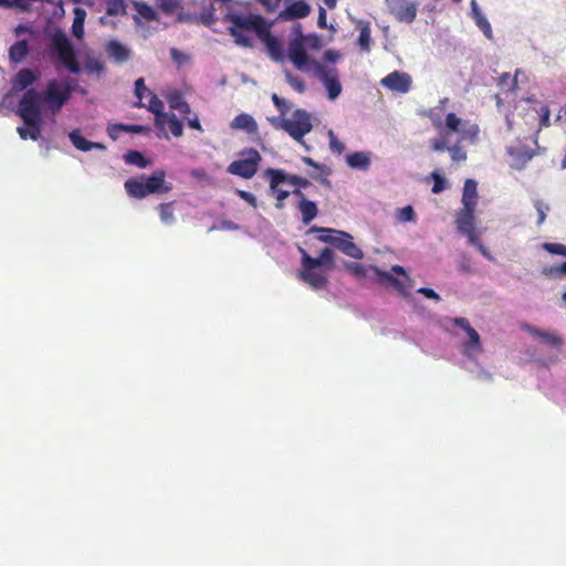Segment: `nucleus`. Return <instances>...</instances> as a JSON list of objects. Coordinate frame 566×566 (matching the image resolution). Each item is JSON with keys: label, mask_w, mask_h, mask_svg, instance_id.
I'll return each instance as SVG.
<instances>
[{"label": "nucleus", "mask_w": 566, "mask_h": 566, "mask_svg": "<svg viewBox=\"0 0 566 566\" xmlns=\"http://www.w3.org/2000/svg\"><path fill=\"white\" fill-rule=\"evenodd\" d=\"M122 128H123L122 123L109 124L106 128V132H107V135L109 136V138H112L113 140H116V139H118L119 134L124 133L122 130Z\"/></svg>", "instance_id": "nucleus-57"}, {"label": "nucleus", "mask_w": 566, "mask_h": 566, "mask_svg": "<svg viewBox=\"0 0 566 566\" xmlns=\"http://www.w3.org/2000/svg\"><path fill=\"white\" fill-rule=\"evenodd\" d=\"M499 86L506 92L513 91L516 86V80L511 78L509 73H503L499 78Z\"/></svg>", "instance_id": "nucleus-48"}, {"label": "nucleus", "mask_w": 566, "mask_h": 566, "mask_svg": "<svg viewBox=\"0 0 566 566\" xmlns=\"http://www.w3.org/2000/svg\"><path fill=\"white\" fill-rule=\"evenodd\" d=\"M184 117L186 118L187 124L190 128L199 130V132H203V128L200 124L199 117L196 113H193V114L191 113V115H187Z\"/></svg>", "instance_id": "nucleus-59"}, {"label": "nucleus", "mask_w": 566, "mask_h": 566, "mask_svg": "<svg viewBox=\"0 0 566 566\" xmlns=\"http://www.w3.org/2000/svg\"><path fill=\"white\" fill-rule=\"evenodd\" d=\"M144 107H147V109L155 115V124H160L161 119L165 118L167 114L164 112V103L154 93H149L148 104Z\"/></svg>", "instance_id": "nucleus-31"}, {"label": "nucleus", "mask_w": 566, "mask_h": 566, "mask_svg": "<svg viewBox=\"0 0 566 566\" xmlns=\"http://www.w3.org/2000/svg\"><path fill=\"white\" fill-rule=\"evenodd\" d=\"M369 270L375 273L379 284L392 286L405 297L409 296L406 285L400 280L394 277L391 273L382 271L376 265H369Z\"/></svg>", "instance_id": "nucleus-18"}, {"label": "nucleus", "mask_w": 566, "mask_h": 566, "mask_svg": "<svg viewBox=\"0 0 566 566\" xmlns=\"http://www.w3.org/2000/svg\"><path fill=\"white\" fill-rule=\"evenodd\" d=\"M310 232H322L319 241L332 244L347 256L356 260L364 258L361 249L354 243V238L348 232L316 226L312 227Z\"/></svg>", "instance_id": "nucleus-4"}, {"label": "nucleus", "mask_w": 566, "mask_h": 566, "mask_svg": "<svg viewBox=\"0 0 566 566\" xmlns=\"http://www.w3.org/2000/svg\"><path fill=\"white\" fill-rule=\"evenodd\" d=\"M461 118L458 117L454 113H448L446 116V127L451 130L459 133L461 126Z\"/></svg>", "instance_id": "nucleus-44"}, {"label": "nucleus", "mask_w": 566, "mask_h": 566, "mask_svg": "<svg viewBox=\"0 0 566 566\" xmlns=\"http://www.w3.org/2000/svg\"><path fill=\"white\" fill-rule=\"evenodd\" d=\"M158 7L165 14H172L178 9H181V0H157Z\"/></svg>", "instance_id": "nucleus-40"}, {"label": "nucleus", "mask_w": 566, "mask_h": 566, "mask_svg": "<svg viewBox=\"0 0 566 566\" xmlns=\"http://www.w3.org/2000/svg\"><path fill=\"white\" fill-rule=\"evenodd\" d=\"M285 132L296 142L304 145L308 150L310 147L303 140L304 136L308 134L312 128V120L310 114L304 109H296L292 118H287L284 123Z\"/></svg>", "instance_id": "nucleus-8"}, {"label": "nucleus", "mask_w": 566, "mask_h": 566, "mask_svg": "<svg viewBox=\"0 0 566 566\" xmlns=\"http://www.w3.org/2000/svg\"><path fill=\"white\" fill-rule=\"evenodd\" d=\"M107 15L126 14L125 0H106Z\"/></svg>", "instance_id": "nucleus-38"}, {"label": "nucleus", "mask_w": 566, "mask_h": 566, "mask_svg": "<svg viewBox=\"0 0 566 566\" xmlns=\"http://www.w3.org/2000/svg\"><path fill=\"white\" fill-rule=\"evenodd\" d=\"M370 42H371L370 29L368 25H365L359 31L358 44L361 50L369 51Z\"/></svg>", "instance_id": "nucleus-43"}, {"label": "nucleus", "mask_w": 566, "mask_h": 566, "mask_svg": "<svg viewBox=\"0 0 566 566\" xmlns=\"http://www.w3.org/2000/svg\"><path fill=\"white\" fill-rule=\"evenodd\" d=\"M241 156H243V158L232 161L228 166L227 171L231 175L250 179L256 174L262 157L254 148L242 150Z\"/></svg>", "instance_id": "nucleus-6"}, {"label": "nucleus", "mask_w": 566, "mask_h": 566, "mask_svg": "<svg viewBox=\"0 0 566 566\" xmlns=\"http://www.w3.org/2000/svg\"><path fill=\"white\" fill-rule=\"evenodd\" d=\"M534 206H535V209H536V211L538 213L537 224L539 226V224H542L545 221V219H546V211L549 210V207L546 203H544L542 200H536Z\"/></svg>", "instance_id": "nucleus-55"}, {"label": "nucleus", "mask_w": 566, "mask_h": 566, "mask_svg": "<svg viewBox=\"0 0 566 566\" xmlns=\"http://www.w3.org/2000/svg\"><path fill=\"white\" fill-rule=\"evenodd\" d=\"M317 25L319 29H325L327 27V13L323 7H319L318 9Z\"/></svg>", "instance_id": "nucleus-61"}, {"label": "nucleus", "mask_w": 566, "mask_h": 566, "mask_svg": "<svg viewBox=\"0 0 566 566\" xmlns=\"http://www.w3.org/2000/svg\"><path fill=\"white\" fill-rule=\"evenodd\" d=\"M237 195L242 199L244 200L245 202H248L252 208H256L258 207V202H256V198L254 197V195H252L251 192L249 191H245V190H240L238 189L237 190Z\"/></svg>", "instance_id": "nucleus-58"}, {"label": "nucleus", "mask_w": 566, "mask_h": 566, "mask_svg": "<svg viewBox=\"0 0 566 566\" xmlns=\"http://www.w3.org/2000/svg\"><path fill=\"white\" fill-rule=\"evenodd\" d=\"M39 77L40 73L31 69L23 67L19 70L11 80L10 93L15 94L23 91L25 93L28 90L32 88L30 86L33 85Z\"/></svg>", "instance_id": "nucleus-11"}, {"label": "nucleus", "mask_w": 566, "mask_h": 566, "mask_svg": "<svg viewBox=\"0 0 566 566\" xmlns=\"http://www.w3.org/2000/svg\"><path fill=\"white\" fill-rule=\"evenodd\" d=\"M133 7L137 12V14L134 15V20L136 21V23H140V19H144L145 21L158 20L157 12L148 3L143 1H133Z\"/></svg>", "instance_id": "nucleus-26"}, {"label": "nucleus", "mask_w": 566, "mask_h": 566, "mask_svg": "<svg viewBox=\"0 0 566 566\" xmlns=\"http://www.w3.org/2000/svg\"><path fill=\"white\" fill-rule=\"evenodd\" d=\"M411 83V76L408 73L400 71H394L380 81V84L384 87L398 93L409 92Z\"/></svg>", "instance_id": "nucleus-12"}, {"label": "nucleus", "mask_w": 566, "mask_h": 566, "mask_svg": "<svg viewBox=\"0 0 566 566\" xmlns=\"http://www.w3.org/2000/svg\"><path fill=\"white\" fill-rule=\"evenodd\" d=\"M260 40L265 44L270 57L275 62H282L285 59L282 43L270 32L266 22L262 29Z\"/></svg>", "instance_id": "nucleus-16"}, {"label": "nucleus", "mask_w": 566, "mask_h": 566, "mask_svg": "<svg viewBox=\"0 0 566 566\" xmlns=\"http://www.w3.org/2000/svg\"><path fill=\"white\" fill-rule=\"evenodd\" d=\"M177 19L180 22L198 23L197 14L179 13Z\"/></svg>", "instance_id": "nucleus-63"}, {"label": "nucleus", "mask_w": 566, "mask_h": 566, "mask_svg": "<svg viewBox=\"0 0 566 566\" xmlns=\"http://www.w3.org/2000/svg\"><path fill=\"white\" fill-rule=\"evenodd\" d=\"M231 128L242 129L249 135H256L259 132L255 119L247 113H242L235 116L231 122Z\"/></svg>", "instance_id": "nucleus-22"}, {"label": "nucleus", "mask_w": 566, "mask_h": 566, "mask_svg": "<svg viewBox=\"0 0 566 566\" xmlns=\"http://www.w3.org/2000/svg\"><path fill=\"white\" fill-rule=\"evenodd\" d=\"M476 25L484 33L488 39L492 38V28L489 23L488 19L483 14H478V18L474 19Z\"/></svg>", "instance_id": "nucleus-49"}, {"label": "nucleus", "mask_w": 566, "mask_h": 566, "mask_svg": "<svg viewBox=\"0 0 566 566\" xmlns=\"http://www.w3.org/2000/svg\"><path fill=\"white\" fill-rule=\"evenodd\" d=\"M448 153L454 163H461L467 159V151L460 145V142L452 146H449Z\"/></svg>", "instance_id": "nucleus-41"}, {"label": "nucleus", "mask_w": 566, "mask_h": 566, "mask_svg": "<svg viewBox=\"0 0 566 566\" xmlns=\"http://www.w3.org/2000/svg\"><path fill=\"white\" fill-rule=\"evenodd\" d=\"M287 83L298 93L305 91V84L302 78L293 76L290 72L286 73Z\"/></svg>", "instance_id": "nucleus-53"}, {"label": "nucleus", "mask_w": 566, "mask_h": 566, "mask_svg": "<svg viewBox=\"0 0 566 566\" xmlns=\"http://www.w3.org/2000/svg\"><path fill=\"white\" fill-rule=\"evenodd\" d=\"M30 48L25 40H19L9 48V59L12 63H21L29 54Z\"/></svg>", "instance_id": "nucleus-28"}, {"label": "nucleus", "mask_w": 566, "mask_h": 566, "mask_svg": "<svg viewBox=\"0 0 566 566\" xmlns=\"http://www.w3.org/2000/svg\"><path fill=\"white\" fill-rule=\"evenodd\" d=\"M69 138L76 149L82 151L92 150V142L84 138L78 129L71 132Z\"/></svg>", "instance_id": "nucleus-37"}, {"label": "nucleus", "mask_w": 566, "mask_h": 566, "mask_svg": "<svg viewBox=\"0 0 566 566\" xmlns=\"http://www.w3.org/2000/svg\"><path fill=\"white\" fill-rule=\"evenodd\" d=\"M17 114L29 127V138L38 140L41 136V93L35 88L28 90L19 101Z\"/></svg>", "instance_id": "nucleus-2"}, {"label": "nucleus", "mask_w": 566, "mask_h": 566, "mask_svg": "<svg viewBox=\"0 0 566 566\" xmlns=\"http://www.w3.org/2000/svg\"><path fill=\"white\" fill-rule=\"evenodd\" d=\"M313 66L316 70V74L319 80L323 82L324 86L328 92V97L331 99H335L342 93V85L337 78L336 73L332 74L328 72L325 66L319 64L318 62H313Z\"/></svg>", "instance_id": "nucleus-13"}, {"label": "nucleus", "mask_w": 566, "mask_h": 566, "mask_svg": "<svg viewBox=\"0 0 566 566\" xmlns=\"http://www.w3.org/2000/svg\"><path fill=\"white\" fill-rule=\"evenodd\" d=\"M122 130L124 133H133V134H147L150 132V128L145 125H128L123 124Z\"/></svg>", "instance_id": "nucleus-54"}, {"label": "nucleus", "mask_w": 566, "mask_h": 566, "mask_svg": "<svg viewBox=\"0 0 566 566\" xmlns=\"http://www.w3.org/2000/svg\"><path fill=\"white\" fill-rule=\"evenodd\" d=\"M418 6L410 0H394L391 13L399 22L411 23L417 17Z\"/></svg>", "instance_id": "nucleus-14"}, {"label": "nucleus", "mask_w": 566, "mask_h": 566, "mask_svg": "<svg viewBox=\"0 0 566 566\" xmlns=\"http://www.w3.org/2000/svg\"><path fill=\"white\" fill-rule=\"evenodd\" d=\"M346 164L354 169L368 170L371 164L370 155L365 151H355L347 155Z\"/></svg>", "instance_id": "nucleus-24"}, {"label": "nucleus", "mask_w": 566, "mask_h": 566, "mask_svg": "<svg viewBox=\"0 0 566 566\" xmlns=\"http://www.w3.org/2000/svg\"><path fill=\"white\" fill-rule=\"evenodd\" d=\"M52 45L62 62V64L73 74H78L81 71L76 53L71 41L62 32L57 31L52 36Z\"/></svg>", "instance_id": "nucleus-7"}, {"label": "nucleus", "mask_w": 566, "mask_h": 566, "mask_svg": "<svg viewBox=\"0 0 566 566\" xmlns=\"http://www.w3.org/2000/svg\"><path fill=\"white\" fill-rule=\"evenodd\" d=\"M128 197L142 200L149 195H165L172 190V185L166 181V171L157 169L151 175L145 174L130 177L124 182Z\"/></svg>", "instance_id": "nucleus-1"}, {"label": "nucleus", "mask_w": 566, "mask_h": 566, "mask_svg": "<svg viewBox=\"0 0 566 566\" xmlns=\"http://www.w3.org/2000/svg\"><path fill=\"white\" fill-rule=\"evenodd\" d=\"M457 229L460 233L468 237L471 243L476 240L474 227V209L463 208L457 216Z\"/></svg>", "instance_id": "nucleus-15"}, {"label": "nucleus", "mask_w": 566, "mask_h": 566, "mask_svg": "<svg viewBox=\"0 0 566 566\" xmlns=\"http://www.w3.org/2000/svg\"><path fill=\"white\" fill-rule=\"evenodd\" d=\"M549 273L554 276H562L566 274V262L562 263L560 265L554 266L549 270Z\"/></svg>", "instance_id": "nucleus-64"}, {"label": "nucleus", "mask_w": 566, "mask_h": 566, "mask_svg": "<svg viewBox=\"0 0 566 566\" xmlns=\"http://www.w3.org/2000/svg\"><path fill=\"white\" fill-rule=\"evenodd\" d=\"M448 133L441 135L440 138L430 139V147L434 151H448L449 146L447 145Z\"/></svg>", "instance_id": "nucleus-47"}, {"label": "nucleus", "mask_w": 566, "mask_h": 566, "mask_svg": "<svg viewBox=\"0 0 566 566\" xmlns=\"http://www.w3.org/2000/svg\"><path fill=\"white\" fill-rule=\"evenodd\" d=\"M398 219L402 222L412 221L415 219V211L411 206H406L399 209Z\"/></svg>", "instance_id": "nucleus-56"}, {"label": "nucleus", "mask_w": 566, "mask_h": 566, "mask_svg": "<svg viewBox=\"0 0 566 566\" xmlns=\"http://www.w3.org/2000/svg\"><path fill=\"white\" fill-rule=\"evenodd\" d=\"M106 51L108 55L118 63L127 61L130 56V51L125 45L116 40H112L107 43Z\"/></svg>", "instance_id": "nucleus-27"}, {"label": "nucleus", "mask_w": 566, "mask_h": 566, "mask_svg": "<svg viewBox=\"0 0 566 566\" xmlns=\"http://www.w3.org/2000/svg\"><path fill=\"white\" fill-rule=\"evenodd\" d=\"M168 125L171 134L175 137H181L184 134V125L182 122L176 116L174 113H167L165 118L161 119L160 124H156L158 128H164L165 125Z\"/></svg>", "instance_id": "nucleus-29"}, {"label": "nucleus", "mask_w": 566, "mask_h": 566, "mask_svg": "<svg viewBox=\"0 0 566 566\" xmlns=\"http://www.w3.org/2000/svg\"><path fill=\"white\" fill-rule=\"evenodd\" d=\"M344 266L355 277H365L369 270V266L366 268L363 264L355 262H345Z\"/></svg>", "instance_id": "nucleus-42"}, {"label": "nucleus", "mask_w": 566, "mask_h": 566, "mask_svg": "<svg viewBox=\"0 0 566 566\" xmlns=\"http://www.w3.org/2000/svg\"><path fill=\"white\" fill-rule=\"evenodd\" d=\"M453 324L455 326H459L460 328H462L465 333L472 328V326L470 325L469 321L464 317H455L453 319Z\"/></svg>", "instance_id": "nucleus-62"}, {"label": "nucleus", "mask_w": 566, "mask_h": 566, "mask_svg": "<svg viewBox=\"0 0 566 566\" xmlns=\"http://www.w3.org/2000/svg\"><path fill=\"white\" fill-rule=\"evenodd\" d=\"M543 248L552 254L566 256V245L562 243H544Z\"/></svg>", "instance_id": "nucleus-51"}, {"label": "nucleus", "mask_w": 566, "mask_h": 566, "mask_svg": "<svg viewBox=\"0 0 566 566\" xmlns=\"http://www.w3.org/2000/svg\"><path fill=\"white\" fill-rule=\"evenodd\" d=\"M174 205V201L158 205L157 210L159 213L160 221L163 223L170 226L176 222Z\"/></svg>", "instance_id": "nucleus-33"}, {"label": "nucleus", "mask_w": 566, "mask_h": 566, "mask_svg": "<svg viewBox=\"0 0 566 566\" xmlns=\"http://www.w3.org/2000/svg\"><path fill=\"white\" fill-rule=\"evenodd\" d=\"M303 270L298 273V279L310 284L315 290L324 289L327 284V277L322 271H316V268H307L302 263Z\"/></svg>", "instance_id": "nucleus-17"}, {"label": "nucleus", "mask_w": 566, "mask_h": 566, "mask_svg": "<svg viewBox=\"0 0 566 566\" xmlns=\"http://www.w3.org/2000/svg\"><path fill=\"white\" fill-rule=\"evenodd\" d=\"M302 161L304 164L315 168L316 170H319L322 172V175H324V176H321V175L310 174V176L312 178L319 180L322 184H326V185L329 184V180L325 177L331 172L329 168H327L325 165H321V164L314 161L311 157H302Z\"/></svg>", "instance_id": "nucleus-36"}, {"label": "nucleus", "mask_w": 566, "mask_h": 566, "mask_svg": "<svg viewBox=\"0 0 566 566\" xmlns=\"http://www.w3.org/2000/svg\"><path fill=\"white\" fill-rule=\"evenodd\" d=\"M167 103L171 109L179 111L182 116L191 115L190 105L184 98L179 91H172L166 96Z\"/></svg>", "instance_id": "nucleus-23"}, {"label": "nucleus", "mask_w": 566, "mask_h": 566, "mask_svg": "<svg viewBox=\"0 0 566 566\" xmlns=\"http://www.w3.org/2000/svg\"><path fill=\"white\" fill-rule=\"evenodd\" d=\"M85 69L88 73H102L104 71V64L98 59H87L85 62Z\"/></svg>", "instance_id": "nucleus-50"}, {"label": "nucleus", "mask_w": 566, "mask_h": 566, "mask_svg": "<svg viewBox=\"0 0 566 566\" xmlns=\"http://www.w3.org/2000/svg\"><path fill=\"white\" fill-rule=\"evenodd\" d=\"M227 19L232 23L229 27V32L234 38V42L244 48L253 46L251 33L255 32L256 36L260 39L265 23L264 18L259 14L242 17L232 13L228 14Z\"/></svg>", "instance_id": "nucleus-3"}, {"label": "nucleus", "mask_w": 566, "mask_h": 566, "mask_svg": "<svg viewBox=\"0 0 566 566\" xmlns=\"http://www.w3.org/2000/svg\"><path fill=\"white\" fill-rule=\"evenodd\" d=\"M417 292L422 294L427 298L434 300L437 302L440 301V295L430 287H420L418 289Z\"/></svg>", "instance_id": "nucleus-60"}, {"label": "nucleus", "mask_w": 566, "mask_h": 566, "mask_svg": "<svg viewBox=\"0 0 566 566\" xmlns=\"http://www.w3.org/2000/svg\"><path fill=\"white\" fill-rule=\"evenodd\" d=\"M469 340L463 344L465 354L476 353L482 350L481 339L479 333L472 327L467 332Z\"/></svg>", "instance_id": "nucleus-34"}, {"label": "nucleus", "mask_w": 566, "mask_h": 566, "mask_svg": "<svg viewBox=\"0 0 566 566\" xmlns=\"http://www.w3.org/2000/svg\"><path fill=\"white\" fill-rule=\"evenodd\" d=\"M287 56L298 71H306L314 62L310 59L304 48V36L302 34L290 41Z\"/></svg>", "instance_id": "nucleus-9"}, {"label": "nucleus", "mask_w": 566, "mask_h": 566, "mask_svg": "<svg viewBox=\"0 0 566 566\" xmlns=\"http://www.w3.org/2000/svg\"><path fill=\"white\" fill-rule=\"evenodd\" d=\"M198 23L210 27L213 22H216L217 18L214 14V9L211 6L210 9L206 10L201 14H197Z\"/></svg>", "instance_id": "nucleus-46"}, {"label": "nucleus", "mask_w": 566, "mask_h": 566, "mask_svg": "<svg viewBox=\"0 0 566 566\" xmlns=\"http://www.w3.org/2000/svg\"><path fill=\"white\" fill-rule=\"evenodd\" d=\"M431 177L433 179V186L431 188L432 193H440L443 191L447 187L446 179L438 171H433Z\"/></svg>", "instance_id": "nucleus-45"}, {"label": "nucleus", "mask_w": 566, "mask_h": 566, "mask_svg": "<svg viewBox=\"0 0 566 566\" xmlns=\"http://www.w3.org/2000/svg\"><path fill=\"white\" fill-rule=\"evenodd\" d=\"M265 175L270 179V189H275L282 184L295 186L296 188H307L311 186V181L297 175L286 174L284 170L269 168Z\"/></svg>", "instance_id": "nucleus-10"}, {"label": "nucleus", "mask_w": 566, "mask_h": 566, "mask_svg": "<svg viewBox=\"0 0 566 566\" xmlns=\"http://www.w3.org/2000/svg\"><path fill=\"white\" fill-rule=\"evenodd\" d=\"M522 328L525 332H527L528 334H531L532 336L537 337L538 339H541L543 343H545L547 345H551L553 347H560L563 345L562 337H559L558 335H556L554 333L539 329V328L534 327L528 324H525Z\"/></svg>", "instance_id": "nucleus-21"}, {"label": "nucleus", "mask_w": 566, "mask_h": 566, "mask_svg": "<svg viewBox=\"0 0 566 566\" xmlns=\"http://www.w3.org/2000/svg\"><path fill=\"white\" fill-rule=\"evenodd\" d=\"M328 137L331 150L337 154H342L345 149V145L336 137L333 130H329Z\"/></svg>", "instance_id": "nucleus-52"}, {"label": "nucleus", "mask_w": 566, "mask_h": 566, "mask_svg": "<svg viewBox=\"0 0 566 566\" xmlns=\"http://www.w3.org/2000/svg\"><path fill=\"white\" fill-rule=\"evenodd\" d=\"M297 208L302 214V221L305 224L314 220L318 213L316 203L308 199L300 200Z\"/></svg>", "instance_id": "nucleus-30"}, {"label": "nucleus", "mask_w": 566, "mask_h": 566, "mask_svg": "<svg viewBox=\"0 0 566 566\" xmlns=\"http://www.w3.org/2000/svg\"><path fill=\"white\" fill-rule=\"evenodd\" d=\"M151 93L147 86L145 85V80L143 77H139L135 81V95L137 97V102L134 104L137 107H144L145 104L143 103V97L145 94Z\"/></svg>", "instance_id": "nucleus-39"}, {"label": "nucleus", "mask_w": 566, "mask_h": 566, "mask_svg": "<svg viewBox=\"0 0 566 566\" xmlns=\"http://www.w3.org/2000/svg\"><path fill=\"white\" fill-rule=\"evenodd\" d=\"M72 92L73 88L70 83L51 80L41 94V106L45 104L52 113H59L71 98Z\"/></svg>", "instance_id": "nucleus-5"}, {"label": "nucleus", "mask_w": 566, "mask_h": 566, "mask_svg": "<svg viewBox=\"0 0 566 566\" xmlns=\"http://www.w3.org/2000/svg\"><path fill=\"white\" fill-rule=\"evenodd\" d=\"M300 252L302 254V263H305L307 268H318L326 264H334V252L329 248H324L318 258L310 256L308 253L302 248H300Z\"/></svg>", "instance_id": "nucleus-19"}, {"label": "nucleus", "mask_w": 566, "mask_h": 566, "mask_svg": "<svg viewBox=\"0 0 566 566\" xmlns=\"http://www.w3.org/2000/svg\"><path fill=\"white\" fill-rule=\"evenodd\" d=\"M478 202L476 182L473 179H467L463 187L462 205L463 208L475 209Z\"/></svg>", "instance_id": "nucleus-25"}, {"label": "nucleus", "mask_w": 566, "mask_h": 566, "mask_svg": "<svg viewBox=\"0 0 566 566\" xmlns=\"http://www.w3.org/2000/svg\"><path fill=\"white\" fill-rule=\"evenodd\" d=\"M311 13V6L305 1H295L290 3L279 17L283 20H294L306 18Z\"/></svg>", "instance_id": "nucleus-20"}, {"label": "nucleus", "mask_w": 566, "mask_h": 566, "mask_svg": "<svg viewBox=\"0 0 566 566\" xmlns=\"http://www.w3.org/2000/svg\"><path fill=\"white\" fill-rule=\"evenodd\" d=\"M124 161L128 165L136 166L138 168H146L150 165V160L147 159L138 150H128L124 156Z\"/></svg>", "instance_id": "nucleus-35"}, {"label": "nucleus", "mask_w": 566, "mask_h": 566, "mask_svg": "<svg viewBox=\"0 0 566 566\" xmlns=\"http://www.w3.org/2000/svg\"><path fill=\"white\" fill-rule=\"evenodd\" d=\"M74 20L72 24V33L76 39H82L84 35V22L86 11L83 8L76 7L74 9Z\"/></svg>", "instance_id": "nucleus-32"}]
</instances>
